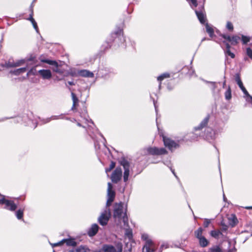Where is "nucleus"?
Returning a JSON list of instances; mask_svg holds the SVG:
<instances>
[{"label":"nucleus","instance_id":"obj_60","mask_svg":"<svg viewBox=\"0 0 252 252\" xmlns=\"http://www.w3.org/2000/svg\"><path fill=\"white\" fill-rule=\"evenodd\" d=\"M77 125H78V126H82L81 124L80 123H78L77 124Z\"/></svg>","mask_w":252,"mask_h":252},{"label":"nucleus","instance_id":"obj_6","mask_svg":"<svg viewBox=\"0 0 252 252\" xmlns=\"http://www.w3.org/2000/svg\"><path fill=\"white\" fill-rule=\"evenodd\" d=\"M0 204H4V208L11 211H14L17 209V205L13 201L7 200L4 197L0 199Z\"/></svg>","mask_w":252,"mask_h":252},{"label":"nucleus","instance_id":"obj_42","mask_svg":"<svg viewBox=\"0 0 252 252\" xmlns=\"http://www.w3.org/2000/svg\"><path fill=\"white\" fill-rule=\"evenodd\" d=\"M246 54L252 60V50L250 47L246 48Z\"/></svg>","mask_w":252,"mask_h":252},{"label":"nucleus","instance_id":"obj_57","mask_svg":"<svg viewBox=\"0 0 252 252\" xmlns=\"http://www.w3.org/2000/svg\"><path fill=\"white\" fill-rule=\"evenodd\" d=\"M171 171H172V172L173 173V174H174L176 177H177V176H176V174H175V172H174V170H172V169H171Z\"/></svg>","mask_w":252,"mask_h":252},{"label":"nucleus","instance_id":"obj_23","mask_svg":"<svg viewBox=\"0 0 252 252\" xmlns=\"http://www.w3.org/2000/svg\"><path fill=\"white\" fill-rule=\"evenodd\" d=\"M80 76L86 77H93L94 74L93 72L86 70H81L79 72Z\"/></svg>","mask_w":252,"mask_h":252},{"label":"nucleus","instance_id":"obj_13","mask_svg":"<svg viewBox=\"0 0 252 252\" xmlns=\"http://www.w3.org/2000/svg\"><path fill=\"white\" fill-rule=\"evenodd\" d=\"M99 226L96 224H92L91 227L88 230V235L90 237H93L96 235L98 230Z\"/></svg>","mask_w":252,"mask_h":252},{"label":"nucleus","instance_id":"obj_38","mask_svg":"<svg viewBox=\"0 0 252 252\" xmlns=\"http://www.w3.org/2000/svg\"><path fill=\"white\" fill-rule=\"evenodd\" d=\"M36 74V70L35 67H32L27 73V76H29L31 75H35Z\"/></svg>","mask_w":252,"mask_h":252},{"label":"nucleus","instance_id":"obj_22","mask_svg":"<svg viewBox=\"0 0 252 252\" xmlns=\"http://www.w3.org/2000/svg\"><path fill=\"white\" fill-rule=\"evenodd\" d=\"M200 247L204 248L207 247L209 244L208 240L204 236L198 239Z\"/></svg>","mask_w":252,"mask_h":252},{"label":"nucleus","instance_id":"obj_28","mask_svg":"<svg viewBox=\"0 0 252 252\" xmlns=\"http://www.w3.org/2000/svg\"><path fill=\"white\" fill-rule=\"evenodd\" d=\"M229 220L230 221V224L232 226H234L238 222L237 219L236 217L235 216V215H231V217L229 218Z\"/></svg>","mask_w":252,"mask_h":252},{"label":"nucleus","instance_id":"obj_27","mask_svg":"<svg viewBox=\"0 0 252 252\" xmlns=\"http://www.w3.org/2000/svg\"><path fill=\"white\" fill-rule=\"evenodd\" d=\"M203 229L202 227H199L196 230L194 231V235L195 237L198 239H200L201 237H203L202 233Z\"/></svg>","mask_w":252,"mask_h":252},{"label":"nucleus","instance_id":"obj_39","mask_svg":"<svg viewBox=\"0 0 252 252\" xmlns=\"http://www.w3.org/2000/svg\"><path fill=\"white\" fill-rule=\"evenodd\" d=\"M71 96L73 101V104L78 105L79 99L74 93H71Z\"/></svg>","mask_w":252,"mask_h":252},{"label":"nucleus","instance_id":"obj_20","mask_svg":"<svg viewBox=\"0 0 252 252\" xmlns=\"http://www.w3.org/2000/svg\"><path fill=\"white\" fill-rule=\"evenodd\" d=\"M28 67H21L18 69H15L14 70H11L10 73L14 74L15 75H19L22 73L26 72Z\"/></svg>","mask_w":252,"mask_h":252},{"label":"nucleus","instance_id":"obj_52","mask_svg":"<svg viewBox=\"0 0 252 252\" xmlns=\"http://www.w3.org/2000/svg\"><path fill=\"white\" fill-rule=\"evenodd\" d=\"M76 105H77V104H74H74H73L72 108H71V110H73V111L76 110Z\"/></svg>","mask_w":252,"mask_h":252},{"label":"nucleus","instance_id":"obj_41","mask_svg":"<svg viewBox=\"0 0 252 252\" xmlns=\"http://www.w3.org/2000/svg\"><path fill=\"white\" fill-rule=\"evenodd\" d=\"M224 52L226 55L230 56L231 58H235V54L230 51V49L225 50Z\"/></svg>","mask_w":252,"mask_h":252},{"label":"nucleus","instance_id":"obj_34","mask_svg":"<svg viewBox=\"0 0 252 252\" xmlns=\"http://www.w3.org/2000/svg\"><path fill=\"white\" fill-rule=\"evenodd\" d=\"M115 165H116L115 162H114L113 161H111V163L109 165V167L108 168H105V172L106 173H108V172H110L115 167Z\"/></svg>","mask_w":252,"mask_h":252},{"label":"nucleus","instance_id":"obj_26","mask_svg":"<svg viewBox=\"0 0 252 252\" xmlns=\"http://www.w3.org/2000/svg\"><path fill=\"white\" fill-rule=\"evenodd\" d=\"M206 32L209 34L211 37H213L214 36V31L212 27H210L208 23L205 25Z\"/></svg>","mask_w":252,"mask_h":252},{"label":"nucleus","instance_id":"obj_35","mask_svg":"<svg viewBox=\"0 0 252 252\" xmlns=\"http://www.w3.org/2000/svg\"><path fill=\"white\" fill-rule=\"evenodd\" d=\"M111 35L112 36L113 35H117L118 37L119 38L121 35H123V31L121 29H118L116 32H115L114 33H112Z\"/></svg>","mask_w":252,"mask_h":252},{"label":"nucleus","instance_id":"obj_49","mask_svg":"<svg viewBox=\"0 0 252 252\" xmlns=\"http://www.w3.org/2000/svg\"><path fill=\"white\" fill-rule=\"evenodd\" d=\"M112 185L110 183H108V189L107 191L111 190H112Z\"/></svg>","mask_w":252,"mask_h":252},{"label":"nucleus","instance_id":"obj_47","mask_svg":"<svg viewBox=\"0 0 252 252\" xmlns=\"http://www.w3.org/2000/svg\"><path fill=\"white\" fill-rule=\"evenodd\" d=\"M187 1L191 3L194 7H197L198 5L197 0H188Z\"/></svg>","mask_w":252,"mask_h":252},{"label":"nucleus","instance_id":"obj_48","mask_svg":"<svg viewBox=\"0 0 252 252\" xmlns=\"http://www.w3.org/2000/svg\"><path fill=\"white\" fill-rule=\"evenodd\" d=\"M223 43L225 44V45L226 46L225 50L230 49L231 46H230V44L227 41L224 40L223 41Z\"/></svg>","mask_w":252,"mask_h":252},{"label":"nucleus","instance_id":"obj_30","mask_svg":"<svg viewBox=\"0 0 252 252\" xmlns=\"http://www.w3.org/2000/svg\"><path fill=\"white\" fill-rule=\"evenodd\" d=\"M209 252H223L222 249L219 246H213L209 249Z\"/></svg>","mask_w":252,"mask_h":252},{"label":"nucleus","instance_id":"obj_9","mask_svg":"<svg viewBox=\"0 0 252 252\" xmlns=\"http://www.w3.org/2000/svg\"><path fill=\"white\" fill-rule=\"evenodd\" d=\"M235 80L236 82H237L238 85L239 86V87L241 89V90L243 92V93L246 95H249V93L248 92V91H247L246 88L243 86V83H242V81L241 80L240 75L239 73H236L235 74Z\"/></svg>","mask_w":252,"mask_h":252},{"label":"nucleus","instance_id":"obj_53","mask_svg":"<svg viewBox=\"0 0 252 252\" xmlns=\"http://www.w3.org/2000/svg\"><path fill=\"white\" fill-rule=\"evenodd\" d=\"M111 203L110 202L109 198L107 199V203H106V206H109L110 205Z\"/></svg>","mask_w":252,"mask_h":252},{"label":"nucleus","instance_id":"obj_16","mask_svg":"<svg viewBox=\"0 0 252 252\" xmlns=\"http://www.w3.org/2000/svg\"><path fill=\"white\" fill-rule=\"evenodd\" d=\"M43 56L39 57V60L42 63H46L50 65H53L55 67H59L58 63L56 61L50 60L48 59H45L42 58Z\"/></svg>","mask_w":252,"mask_h":252},{"label":"nucleus","instance_id":"obj_7","mask_svg":"<svg viewBox=\"0 0 252 252\" xmlns=\"http://www.w3.org/2000/svg\"><path fill=\"white\" fill-rule=\"evenodd\" d=\"M113 217L114 218H121L123 213V204L122 202L116 203L114 206Z\"/></svg>","mask_w":252,"mask_h":252},{"label":"nucleus","instance_id":"obj_14","mask_svg":"<svg viewBox=\"0 0 252 252\" xmlns=\"http://www.w3.org/2000/svg\"><path fill=\"white\" fill-rule=\"evenodd\" d=\"M68 252H94V251L91 252L87 246L81 245L75 249L69 251Z\"/></svg>","mask_w":252,"mask_h":252},{"label":"nucleus","instance_id":"obj_43","mask_svg":"<svg viewBox=\"0 0 252 252\" xmlns=\"http://www.w3.org/2000/svg\"><path fill=\"white\" fill-rule=\"evenodd\" d=\"M210 223H211L210 220L208 219H205L204 223H203V225H204V227H205V228L208 227V226L209 225V224H210Z\"/></svg>","mask_w":252,"mask_h":252},{"label":"nucleus","instance_id":"obj_29","mask_svg":"<svg viewBox=\"0 0 252 252\" xmlns=\"http://www.w3.org/2000/svg\"><path fill=\"white\" fill-rule=\"evenodd\" d=\"M241 39L243 44H247L250 41L251 37L243 34H241Z\"/></svg>","mask_w":252,"mask_h":252},{"label":"nucleus","instance_id":"obj_46","mask_svg":"<svg viewBox=\"0 0 252 252\" xmlns=\"http://www.w3.org/2000/svg\"><path fill=\"white\" fill-rule=\"evenodd\" d=\"M221 231H226L228 229V226L222 222L221 223Z\"/></svg>","mask_w":252,"mask_h":252},{"label":"nucleus","instance_id":"obj_21","mask_svg":"<svg viewBox=\"0 0 252 252\" xmlns=\"http://www.w3.org/2000/svg\"><path fill=\"white\" fill-rule=\"evenodd\" d=\"M62 242H63V244L65 242L66 245L68 246L74 247L77 245V243L73 239H64L62 240Z\"/></svg>","mask_w":252,"mask_h":252},{"label":"nucleus","instance_id":"obj_64","mask_svg":"<svg viewBox=\"0 0 252 252\" xmlns=\"http://www.w3.org/2000/svg\"><path fill=\"white\" fill-rule=\"evenodd\" d=\"M164 245H161V247H160V249H162V248L163 247Z\"/></svg>","mask_w":252,"mask_h":252},{"label":"nucleus","instance_id":"obj_44","mask_svg":"<svg viewBox=\"0 0 252 252\" xmlns=\"http://www.w3.org/2000/svg\"><path fill=\"white\" fill-rule=\"evenodd\" d=\"M220 36L222 37L224 39H225L229 42L230 41L231 36L226 35V34H220Z\"/></svg>","mask_w":252,"mask_h":252},{"label":"nucleus","instance_id":"obj_55","mask_svg":"<svg viewBox=\"0 0 252 252\" xmlns=\"http://www.w3.org/2000/svg\"><path fill=\"white\" fill-rule=\"evenodd\" d=\"M225 85H226V81H225V80H224L223 82V85H222L223 88H225Z\"/></svg>","mask_w":252,"mask_h":252},{"label":"nucleus","instance_id":"obj_4","mask_svg":"<svg viewBox=\"0 0 252 252\" xmlns=\"http://www.w3.org/2000/svg\"><path fill=\"white\" fill-rule=\"evenodd\" d=\"M148 154L153 156H160L167 154V150L164 148H158L156 147H149L147 149Z\"/></svg>","mask_w":252,"mask_h":252},{"label":"nucleus","instance_id":"obj_62","mask_svg":"<svg viewBox=\"0 0 252 252\" xmlns=\"http://www.w3.org/2000/svg\"><path fill=\"white\" fill-rule=\"evenodd\" d=\"M206 40V38H205V37H204V38H203L202 39L201 41L202 42V41H204V40Z\"/></svg>","mask_w":252,"mask_h":252},{"label":"nucleus","instance_id":"obj_18","mask_svg":"<svg viewBox=\"0 0 252 252\" xmlns=\"http://www.w3.org/2000/svg\"><path fill=\"white\" fill-rule=\"evenodd\" d=\"M0 66L1 67H5L7 68L15 67V62L10 59H9L8 61L4 63L0 64Z\"/></svg>","mask_w":252,"mask_h":252},{"label":"nucleus","instance_id":"obj_61","mask_svg":"<svg viewBox=\"0 0 252 252\" xmlns=\"http://www.w3.org/2000/svg\"><path fill=\"white\" fill-rule=\"evenodd\" d=\"M142 238L144 239H146L147 238V237H145V236L144 235H142Z\"/></svg>","mask_w":252,"mask_h":252},{"label":"nucleus","instance_id":"obj_54","mask_svg":"<svg viewBox=\"0 0 252 252\" xmlns=\"http://www.w3.org/2000/svg\"><path fill=\"white\" fill-rule=\"evenodd\" d=\"M67 83L71 86L75 85V83L73 81H68Z\"/></svg>","mask_w":252,"mask_h":252},{"label":"nucleus","instance_id":"obj_10","mask_svg":"<svg viewBox=\"0 0 252 252\" xmlns=\"http://www.w3.org/2000/svg\"><path fill=\"white\" fill-rule=\"evenodd\" d=\"M153 243L151 240L148 239L143 248V252H154L155 250L153 248Z\"/></svg>","mask_w":252,"mask_h":252},{"label":"nucleus","instance_id":"obj_25","mask_svg":"<svg viewBox=\"0 0 252 252\" xmlns=\"http://www.w3.org/2000/svg\"><path fill=\"white\" fill-rule=\"evenodd\" d=\"M210 235L212 237L215 238V239H218L220 235L223 236L222 232L219 230L211 231Z\"/></svg>","mask_w":252,"mask_h":252},{"label":"nucleus","instance_id":"obj_12","mask_svg":"<svg viewBox=\"0 0 252 252\" xmlns=\"http://www.w3.org/2000/svg\"><path fill=\"white\" fill-rule=\"evenodd\" d=\"M43 79H50L52 77V73L49 69H41L38 71Z\"/></svg>","mask_w":252,"mask_h":252},{"label":"nucleus","instance_id":"obj_8","mask_svg":"<svg viewBox=\"0 0 252 252\" xmlns=\"http://www.w3.org/2000/svg\"><path fill=\"white\" fill-rule=\"evenodd\" d=\"M110 214L109 209H108V211L105 210L98 218V221L99 223L103 226L106 225L108 223Z\"/></svg>","mask_w":252,"mask_h":252},{"label":"nucleus","instance_id":"obj_33","mask_svg":"<svg viewBox=\"0 0 252 252\" xmlns=\"http://www.w3.org/2000/svg\"><path fill=\"white\" fill-rule=\"evenodd\" d=\"M24 209H20L16 212V216L18 220H21L23 217Z\"/></svg>","mask_w":252,"mask_h":252},{"label":"nucleus","instance_id":"obj_32","mask_svg":"<svg viewBox=\"0 0 252 252\" xmlns=\"http://www.w3.org/2000/svg\"><path fill=\"white\" fill-rule=\"evenodd\" d=\"M225 98L226 100H229L231 98V90L230 87L229 86L227 90L225 92Z\"/></svg>","mask_w":252,"mask_h":252},{"label":"nucleus","instance_id":"obj_1","mask_svg":"<svg viewBox=\"0 0 252 252\" xmlns=\"http://www.w3.org/2000/svg\"><path fill=\"white\" fill-rule=\"evenodd\" d=\"M119 162L121 165L123 166L124 169V181L126 182L128 180L129 175L130 163L124 157H122L119 161Z\"/></svg>","mask_w":252,"mask_h":252},{"label":"nucleus","instance_id":"obj_63","mask_svg":"<svg viewBox=\"0 0 252 252\" xmlns=\"http://www.w3.org/2000/svg\"><path fill=\"white\" fill-rule=\"evenodd\" d=\"M223 199H224V200H225V199H226L224 194H223Z\"/></svg>","mask_w":252,"mask_h":252},{"label":"nucleus","instance_id":"obj_2","mask_svg":"<svg viewBox=\"0 0 252 252\" xmlns=\"http://www.w3.org/2000/svg\"><path fill=\"white\" fill-rule=\"evenodd\" d=\"M101 250L103 252H122L123 245L121 243H118L114 247L111 245H103Z\"/></svg>","mask_w":252,"mask_h":252},{"label":"nucleus","instance_id":"obj_40","mask_svg":"<svg viewBox=\"0 0 252 252\" xmlns=\"http://www.w3.org/2000/svg\"><path fill=\"white\" fill-rule=\"evenodd\" d=\"M226 28L228 31H229L230 32H232L234 29L233 24L230 21H228L227 22L226 25Z\"/></svg>","mask_w":252,"mask_h":252},{"label":"nucleus","instance_id":"obj_15","mask_svg":"<svg viewBox=\"0 0 252 252\" xmlns=\"http://www.w3.org/2000/svg\"><path fill=\"white\" fill-rule=\"evenodd\" d=\"M209 119H210V116H209V115H208L203 120V121L200 123L199 125L198 126L195 127L194 128L195 130H201L203 128L205 127L207 125V124L208 123V122H209Z\"/></svg>","mask_w":252,"mask_h":252},{"label":"nucleus","instance_id":"obj_19","mask_svg":"<svg viewBox=\"0 0 252 252\" xmlns=\"http://www.w3.org/2000/svg\"><path fill=\"white\" fill-rule=\"evenodd\" d=\"M27 62H31L32 64H34L37 63L36 56L34 54H31L25 58Z\"/></svg>","mask_w":252,"mask_h":252},{"label":"nucleus","instance_id":"obj_17","mask_svg":"<svg viewBox=\"0 0 252 252\" xmlns=\"http://www.w3.org/2000/svg\"><path fill=\"white\" fill-rule=\"evenodd\" d=\"M196 15L201 24H204L206 22V16L203 13L202 11H198L195 10Z\"/></svg>","mask_w":252,"mask_h":252},{"label":"nucleus","instance_id":"obj_45","mask_svg":"<svg viewBox=\"0 0 252 252\" xmlns=\"http://www.w3.org/2000/svg\"><path fill=\"white\" fill-rule=\"evenodd\" d=\"M123 220L125 224L128 222V217L126 212H125L124 214L123 217Z\"/></svg>","mask_w":252,"mask_h":252},{"label":"nucleus","instance_id":"obj_5","mask_svg":"<svg viewBox=\"0 0 252 252\" xmlns=\"http://www.w3.org/2000/svg\"><path fill=\"white\" fill-rule=\"evenodd\" d=\"M122 170L120 167H117L113 172L111 179L113 183L117 184L122 179Z\"/></svg>","mask_w":252,"mask_h":252},{"label":"nucleus","instance_id":"obj_24","mask_svg":"<svg viewBox=\"0 0 252 252\" xmlns=\"http://www.w3.org/2000/svg\"><path fill=\"white\" fill-rule=\"evenodd\" d=\"M241 39V37L238 35H234L231 36L230 41L232 45H236L239 43V41Z\"/></svg>","mask_w":252,"mask_h":252},{"label":"nucleus","instance_id":"obj_50","mask_svg":"<svg viewBox=\"0 0 252 252\" xmlns=\"http://www.w3.org/2000/svg\"><path fill=\"white\" fill-rule=\"evenodd\" d=\"M63 245V242H62V241H61L60 242H59L58 243L54 244H53V247H56V246H60V245Z\"/></svg>","mask_w":252,"mask_h":252},{"label":"nucleus","instance_id":"obj_56","mask_svg":"<svg viewBox=\"0 0 252 252\" xmlns=\"http://www.w3.org/2000/svg\"><path fill=\"white\" fill-rule=\"evenodd\" d=\"M247 96H249L250 98V99H251V103L252 104V96L250 95V94H249V95H247Z\"/></svg>","mask_w":252,"mask_h":252},{"label":"nucleus","instance_id":"obj_58","mask_svg":"<svg viewBox=\"0 0 252 252\" xmlns=\"http://www.w3.org/2000/svg\"><path fill=\"white\" fill-rule=\"evenodd\" d=\"M245 208H246L247 209H252V206H251V207H245Z\"/></svg>","mask_w":252,"mask_h":252},{"label":"nucleus","instance_id":"obj_3","mask_svg":"<svg viewBox=\"0 0 252 252\" xmlns=\"http://www.w3.org/2000/svg\"><path fill=\"white\" fill-rule=\"evenodd\" d=\"M161 136L162 137L164 146L167 147L169 150L172 151L174 149L179 147V145L174 140L166 137L163 134L161 135Z\"/></svg>","mask_w":252,"mask_h":252},{"label":"nucleus","instance_id":"obj_11","mask_svg":"<svg viewBox=\"0 0 252 252\" xmlns=\"http://www.w3.org/2000/svg\"><path fill=\"white\" fill-rule=\"evenodd\" d=\"M33 6L32 3L30 7V11H31V13L30 14V17L28 19V20L31 22V23H32V24L33 25V28L36 31V32H38V27H37V23H36V22H35V21L34 20V19L33 18Z\"/></svg>","mask_w":252,"mask_h":252},{"label":"nucleus","instance_id":"obj_37","mask_svg":"<svg viewBox=\"0 0 252 252\" xmlns=\"http://www.w3.org/2000/svg\"><path fill=\"white\" fill-rule=\"evenodd\" d=\"M169 76H170V75L169 73H163L158 77V81H161L163 80L164 78L169 77Z\"/></svg>","mask_w":252,"mask_h":252},{"label":"nucleus","instance_id":"obj_31","mask_svg":"<svg viewBox=\"0 0 252 252\" xmlns=\"http://www.w3.org/2000/svg\"><path fill=\"white\" fill-rule=\"evenodd\" d=\"M108 196L109 198L110 202L111 203L113 201L115 196V192L114 190H111L109 191H107Z\"/></svg>","mask_w":252,"mask_h":252},{"label":"nucleus","instance_id":"obj_36","mask_svg":"<svg viewBox=\"0 0 252 252\" xmlns=\"http://www.w3.org/2000/svg\"><path fill=\"white\" fill-rule=\"evenodd\" d=\"M26 63H27V62H26V60L25 59V58L24 59L18 60L17 62H15V67L22 65L24 64H25Z\"/></svg>","mask_w":252,"mask_h":252},{"label":"nucleus","instance_id":"obj_59","mask_svg":"<svg viewBox=\"0 0 252 252\" xmlns=\"http://www.w3.org/2000/svg\"><path fill=\"white\" fill-rule=\"evenodd\" d=\"M94 252H101V250H94Z\"/></svg>","mask_w":252,"mask_h":252},{"label":"nucleus","instance_id":"obj_51","mask_svg":"<svg viewBox=\"0 0 252 252\" xmlns=\"http://www.w3.org/2000/svg\"><path fill=\"white\" fill-rule=\"evenodd\" d=\"M53 70L58 73H61L62 71L59 69L58 67H55V68L53 69Z\"/></svg>","mask_w":252,"mask_h":252}]
</instances>
